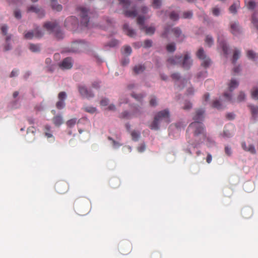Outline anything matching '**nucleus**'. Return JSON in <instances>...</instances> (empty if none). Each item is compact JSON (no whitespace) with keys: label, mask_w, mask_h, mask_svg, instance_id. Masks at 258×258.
<instances>
[{"label":"nucleus","mask_w":258,"mask_h":258,"mask_svg":"<svg viewBox=\"0 0 258 258\" xmlns=\"http://www.w3.org/2000/svg\"><path fill=\"white\" fill-rule=\"evenodd\" d=\"M238 86V82L235 79H231L230 83L228 85V89L230 92H225L223 95V96L226 101H229L231 103H234L235 102H240L244 100L245 98V95L242 92H239L236 100H233L232 98L231 92L234 89L237 88Z\"/></svg>","instance_id":"obj_1"},{"label":"nucleus","mask_w":258,"mask_h":258,"mask_svg":"<svg viewBox=\"0 0 258 258\" xmlns=\"http://www.w3.org/2000/svg\"><path fill=\"white\" fill-rule=\"evenodd\" d=\"M164 121L166 123L170 122V114L169 110L166 109L158 112L155 116L152 123L150 125L151 130H158L159 123Z\"/></svg>","instance_id":"obj_2"},{"label":"nucleus","mask_w":258,"mask_h":258,"mask_svg":"<svg viewBox=\"0 0 258 258\" xmlns=\"http://www.w3.org/2000/svg\"><path fill=\"white\" fill-rule=\"evenodd\" d=\"M164 121L166 123L170 122V114L169 110L166 109L158 112L155 116L152 123L150 125L151 130H158L159 123Z\"/></svg>","instance_id":"obj_3"},{"label":"nucleus","mask_w":258,"mask_h":258,"mask_svg":"<svg viewBox=\"0 0 258 258\" xmlns=\"http://www.w3.org/2000/svg\"><path fill=\"white\" fill-rule=\"evenodd\" d=\"M172 33L176 38L177 41L179 42H182L185 39V36L182 34L181 29L178 27L171 28L168 26L165 28L164 32L162 34V36L167 38L168 34Z\"/></svg>","instance_id":"obj_4"},{"label":"nucleus","mask_w":258,"mask_h":258,"mask_svg":"<svg viewBox=\"0 0 258 258\" xmlns=\"http://www.w3.org/2000/svg\"><path fill=\"white\" fill-rule=\"evenodd\" d=\"M188 130H191L195 137L201 135L204 138L206 136L204 124L201 122L194 121L191 123L188 127Z\"/></svg>","instance_id":"obj_5"},{"label":"nucleus","mask_w":258,"mask_h":258,"mask_svg":"<svg viewBox=\"0 0 258 258\" xmlns=\"http://www.w3.org/2000/svg\"><path fill=\"white\" fill-rule=\"evenodd\" d=\"M43 26L47 31L54 33L55 37L58 39L63 38V33L56 22H46Z\"/></svg>","instance_id":"obj_6"},{"label":"nucleus","mask_w":258,"mask_h":258,"mask_svg":"<svg viewBox=\"0 0 258 258\" xmlns=\"http://www.w3.org/2000/svg\"><path fill=\"white\" fill-rule=\"evenodd\" d=\"M1 30L4 35L6 36L5 38V43L4 44V51H8L12 48V43L13 40H12V35H7L8 30V27L7 25L4 24L1 26Z\"/></svg>","instance_id":"obj_7"},{"label":"nucleus","mask_w":258,"mask_h":258,"mask_svg":"<svg viewBox=\"0 0 258 258\" xmlns=\"http://www.w3.org/2000/svg\"><path fill=\"white\" fill-rule=\"evenodd\" d=\"M145 17L144 16H139L137 18V23L140 25V29L144 30L147 35H153L155 31L154 27H146L144 25Z\"/></svg>","instance_id":"obj_8"},{"label":"nucleus","mask_w":258,"mask_h":258,"mask_svg":"<svg viewBox=\"0 0 258 258\" xmlns=\"http://www.w3.org/2000/svg\"><path fill=\"white\" fill-rule=\"evenodd\" d=\"M198 58L202 60V65L207 68L209 67L211 63V60L208 57L202 47L200 48L196 53Z\"/></svg>","instance_id":"obj_9"},{"label":"nucleus","mask_w":258,"mask_h":258,"mask_svg":"<svg viewBox=\"0 0 258 258\" xmlns=\"http://www.w3.org/2000/svg\"><path fill=\"white\" fill-rule=\"evenodd\" d=\"M77 10L80 12V15L81 18V25L85 27H89V20L88 17V10L83 7H79Z\"/></svg>","instance_id":"obj_10"},{"label":"nucleus","mask_w":258,"mask_h":258,"mask_svg":"<svg viewBox=\"0 0 258 258\" xmlns=\"http://www.w3.org/2000/svg\"><path fill=\"white\" fill-rule=\"evenodd\" d=\"M132 250V245L129 241L121 242L118 245V250L123 255L129 254Z\"/></svg>","instance_id":"obj_11"},{"label":"nucleus","mask_w":258,"mask_h":258,"mask_svg":"<svg viewBox=\"0 0 258 258\" xmlns=\"http://www.w3.org/2000/svg\"><path fill=\"white\" fill-rule=\"evenodd\" d=\"M86 47L85 43L81 42H74L69 48L68 51L73 53L80 52L84 51Z\"/></svg>","instance_id":"obj_12"},{"label":"nucleus","mask_w":258,"mask_h":258,"mask_svg":"<svg viewBox=\"0 0 258 258\" xmlns=\"http://www.w3.org/2000/svg\"><path fill=\"white\" fill-rule=\"evenodd\" d=\"M77 87L79 93L82 97L90 99L94 96L92 91L88 90L85 86L83 85H78Z\"/></svg>","instance_id":"obj_13"},{"label":"nucleus","mask_w":258,"mask_h":258,"mask_svg":"<svg viewBox=\"0 0 258 258\" xmlns=\"http://www.w3.org/2000/svg\"><path fill=\"white\" fill-rule=\"evenodd\" d=\"M55 189L58 194H63L68 190L69 185L66 181L60 180L55 183Z\"/></svg>","instance_id":"obj_14"},{"label":"nucleus","mask_w":258,"mask_h":258,"mask_svg":"<svg viewBox=\"0 0 258 258\" xmlns=\"http://www.w3.org/2000/svg\"><path fill=\"white\" fill-rule=\"evenodd\" d=\"M78 25V19L74 16H71L68 18L64 22V26L71 30H74Z\"/></svg>","instance_id":"obj_15"},{"label":"nucleus","mask_w":258,"mask_h":258,"mask_svg":"<svg viewBox=\"0 0 258 258\" xmlns=\"http://www.w3.org/2000/svg\"><path fill=\"white\" fill-rule=\"evenodd\" d=\"M67 98V94L65 92H60L58 95V101L56 103V107L58 109H63L66 105L65 100Z\"/></svg>","instance_id":"obj_16"},{"label":"nucleus","mask_w":258,"mask_h":258,"mask_svg":"<svg viewBox=\"0 0 258 258\" xmlns=\"http://www.w3.org/2000/svg\"><path fill=\"white\" fill-rule=\"evenodd\" d=\"M141 108H136L133 113H130L127 111H124L120 115L122 118L130 119L133 117H137L142 113Z\"/></svg>","instance_id":"obj_17"},{"label":"nucleus","mask_w":258,"mask_h":258,"mask_svg":"<svg viewBox=\"0 0 258 258\" xmlns=\"http://www.w3.org/2000/svg\"><path fill=\"white\" fill-rule=\"evenodd\" d=\"M43 35V33L39 30L38 28L32 31L27 32L25 34V38L27 39H31L33 37L40 38Z\"/></svg>","instance_id":"obj_18"},{"label":"nucleus","mask_w":258,"mask_h":258,"mask_svg":"<svg viewBox=\"0 0 258 258\" xmlns=\"http://www.w3.org/2000/svg\"><path fill=\"white\" fill-rule=\"evenodd\" d=\"M62 69H70L73 67V61L71 57L64 58L59 64Z\"/></svg>","instance_id":"obj_19"},{"label":"nucleus","mask_w":258,"mask_h":258,"mask_svg":"<svg viewBox=\"0 0 258 258\" xmlns=\"http://www.w3.org/2000/svg\"><path fill=\"white\" fill-rule=\"evenodd\" d=\"M205 110L202 109L196 110L195 114L193 116V119L195 121L201 122L203 121L204 118Z\"/></svg>","instance_id":"obj_20"},{"label":"nucleus","mask_w":258,"mask_h":258,"mask_svg":"<svg viewBox=\"0 0 258 258\" xmlns=\"http://www.w3.org/2000/svg\"><path fill=\"white\" fill-rule=\"evenodd\" d=\"M192 64V60L189 54L186 52L184 56L182 61V67L185 69H188Z\"/></svg>","instance_id":"obj_21"},{"label":"nucleus","mask_w":258,"mask_h":258,"mask_svg":"<svg viewBox=\"0 0 258 258\" xmlns=\"http://www.w3.org/2000/svg\"><path fill=\"white\" fill-rule=\"evenodd\" d=\"M242 148L246 152H248L252 154H256V150L254 146L252 144H249L248 146H246V143L243 142L241 143Z\"/></svg>","instance_id":"obj_22"},{"label":"nucleus","mask_w":258,"mask_h":258,"mask_svg":"<svg viewBox=\"0 0 258 258\" xmlns=\"http://www.w3.org/2000/svg\"><path fill=\"white\" fill-rule=\"evenodd\" d=\"M230 28L231 32L233 35H237L240 33V28L237 22H232L230 24Z\"/></svg>","instance_id":"obj_23"},{"label":"nucleus","mask_w":258,"mask_h":258,"mask_svg":"<svg viewBox=\"0 0 258 258\" xmlns=\"http://www.w3.org/2000/svg\"><path fill=\"white\" fill-rule=\"evenodd\" d=\"M52 121L54 125L57 127H59L64 122L63 117L60 115H55L52 118Z\"/></svg>","instance_id":"obj_24"},{"label":"nucleus","mask_w":258,"mask_h":258,"mask_svg":"<svg viewBox=\"0 0 258 258\" xmlns=\"http://www.w3.org/2000/svg\"><path fill=\"white\" fill-rule=\"evenodd\" d=\"M123 29L126 34L130 37H133L136 35L135 31L133 29H131L127 24H125L123 25Z\"/></svg>","instance_id":"obj_25"},{"label":"nucleus","mask_w":258,"mask_h":258,"mask_svg":"<svg viewBox=\"0 0 258 258\" xmlns=\"http://www.w3.org/2000/svg\"><path fill=\"white\" fill-rule=\"evenodd\" d=\"M218 41L219 45L222 48L224 53L227 55L228 54V47L227 46L226 43L225 42V41L221 40L219 37L218 38Z\"/></svg>","instance_id":"obj_26"},{"label":"nucleus","mask_w":258,"mask_h":258,"mask_svg":"<svg viewBox=\"0 0 258 258\" xmlns=\"http://www.w3.org/2000/svg\"><path fill=\"white\" fill-rule=\"evenodd\" d=\"M247 56L249 59L255 60L258 58V54L251 50H247L246 52Z\"/></svg>","instance_id":"obj_27"},{"label":"nucleus","mask_w":258,"mask_h":258,"mask_svg":"<svg viewBox=\"0 0 258 258\" xmlns=\"http://www.w3.org/2000/svg\"><path fill=\"white\" fill-rule=\"evenodd\" d=\"M124 15L127 17L135 18L137 15L136 10H126L124 12Z\"/></svg>","instance_id":"obj_28"},{"label":"nucleus","mask_w":258,"mask_h":258,"mask_svg":"<svg viewBox=\"0 0 258 258\" xmlns=\"http://www.w3.org/2000/svg\"><path fill=\"white\" fill-rule=\"evenodd\" d=\"M145 70V66L141 64L136 66L133 69L134 72L136 74L142 73Z\"/></svg>","instance_id":"obj_29"},{"label":"nucleus","mask_w":258,"mask_h":258,"mask_svg":"<svg viewBox=\"0 0 258 258\" xmlns=\"http://www.w3.org/2000/svg\"><path fill=\"white\" fill-rule=\"evenodd\" d=\"M251 110V113L252 114V117L253 118H256L258 116V107L254 106L253 105H249L248 106Z\"/></svg>","instance_id":"obj_30"},{"label":"nucleus","mask_w":258,"mask_h":258,"mask_svg":"<svg viewBox=\"0 0 258 258\" xmlns=\"http://www.w3.org/2000/svg\"><path fill=\"white\" fill-rule=\"evenodd\" d=\"M240 51L238 49H235L232 57V63H235L237 60L240 57Z\"/></svg>","instance_id":"obj_31"},{"label":"nucleus","mask_w":258,"mask_h":258,"mask_svg":"<svg viewBox=\"0 0 258 258\" xmlns=\"http://www.w3.org/2000/svg\"><path fill=\"white\" fill-rule=\"evenodd\" d=\"M257 14L256 12H254L251 18V22L254 26L258 30V19L257 18Z\"/></svg>","instance_id":"obj_32"},{"label":"nucleus","mask_w":258,"mask_h":258,"mask_svg":"<svg viewBox=\"0 0 258 258\" xmlns=\"http://www.w3.org/2000/svg\"><path fill=\"white\" fill-rule=\"evenodd\" d=\"M28 12H33L36 13H40L42 14L43 16L44 15L43 11L41 10L40 9H39V8H38L37 7H36L35 6H31V7H29L28 8Z\"/></svg>","instance_id":"obj_33"},{"label":"nucleus","mask_w":258,"mask_h":258,"mask_svg":"<svg viewBox=\"0 0 258 258\" xmlns=\"http://www.w3.org/2000/svg\"><path fill=\"white\" fill-rule=\"evenodd\" d=\"M51 127L49 125L46 124L44 126L45 136L47 138H51L53 137L52 134L50 133Z\"/></svg>","instance_id":"obj_34"},{"label":"nucleus","mask_w":258,"mask_h":258,"mask_svg":"<svg viewBox=\"0 0 258 258\" xmlns=\"http://www.w3.org/2000/svg\"><path fill=\"white\" fill-rule=\"evenodd\" d=\"M131 96L134 98L137 101L139 102H141L144 98V97L145 96V95H143L142 94H136L135 93H133L131 94Z\"/></svg>","instance_id":"obj_35"},{"label":"nucleus","mask_w":258,"mask_h":258,"mask_svg":"<svg viewBox=\"0 0 258 258\" xmlns=\"http://www.w3.org/2000/svg\"><path fill=\"white\" fill-rule=\"evenodd\" d=\"M77 122V119L76 118H74L68 120L66 122V124L68 126V127L71 128L73 127L76 124Z\"/></svg>","instance_id":"obj_36"},{"label":"nucleus","mask_w":258,"mask_h":258,"mask_svg":"<svg viewBox=\"0 0 258 258\" xmlns=\"http://www.w3.org/2000/svg\"><path fill=\"white\" fill-rule=\"evenodd\" d=\"M251 97L253 99H258V85L251 90Z\"/></svg>","instance_id":"obj_37"},{"label":"nucleus","mask_w":258,"mask_h":258,"mask_svg":"<svg viewBox=\"0 0 258 258\" xmlns=\"http://www.w3.org/2000/svg\"><path fill=\"white\" fill-rule=\"evenodd\" d=\"M181 56H175L174 57L169 58L168 59V61L171 64H175L178 62V61L181 59Z\"/></svg>","instance_id":"obj_38"},{"label":"nucleus","mask_w":258,"mask_h":258,"mask_svg":"<svg viewBox=\"0 0 258 258\" xmlns=\"http://www.w3.org/2000/svg\"><path fill=\"white\" fill-rule=\"evenodd\" d=\"M51 5L52 9L57 11H60L62 9L61 5L57 4L56 1L51 2Z\"/></svg>","instance_id":"obj_39"},{"label":"nucleus","mask_w":258,"mask_h":258,"mask_svg":"<svg viewBox=\"0 0 258 258\" xmlns=\"http://www.w3.org/2000/svg\"><path fill=\"white\" fill-rule=\"evenodd\" d=\"M245 4L249 10H253L256 6V3L253 1H245Z\"/></svg>","instance_id":"obj_40"},{"label":"nucleus","mask_w":258,"mask_h":258,"mask_svg":"<svg viewBox=\"0 0 258 258\" xmlns=\"http://www.w3.org/2000/svg\"><path fill=\"white\" fill-rule=\"evenodd\" d=\"M175 44L174 43H171L167 45L166 50L169 52H173L175 50Z\"/></svg>","instance_id":"obj_41"},{"label":"nucleus","mask_w":258,"mask_h":258,"mask_svg":"<svg viewBox=\"0 0 258 258\" xmlns=\"http://www.w3.org/2000/svg\"><path fill=\"white\" fill-rule=\"evenodd\" d=\"M29 48L31 51L34 52H36L40 51V47L38 45L30 44L29 45Z\"/></svg>","instance_id":"obj_42"},{"label":"nucleus","mask_w":258,"mask_h":258,"mask_svg":"<svg viewBox=\"0 0 258 258\" xmlns=\"http://www.w3.org/2000/svg\"><path fill=\"white\" fill-rule=\"evenodd\" d=\"M162 4L161 0H152V6L155 9H158Z\"/></svg>","instance_id":"obj_43"},{"label":"nucleus","mask_w":258,"mask_h":258,"mask_svg":"<svg viewBox=\"0 0 258 258\" xmlns=\"http://www.w3.org/2000/svg\"><path fill=\"white\" fill-rule=\"evenodd\" d=\"M132 51V48L130 46H125L123 48V53L126 55H130Z\"/></svg>","instance_id":"obj_44"},{"label":"nucleus","mask_w":258,"mask_h":258,"mask_svg":"<svg viewBox=\"0 0 258 258\" xmlns=\"http://www.w3.org/2000/svg\"><path fill=\"white\" fill-rule=\"evenodd\" d=\"M232 135L233 132H232V130H227L226 127H225L223 133V137L225 138H230Z\"/></svg>","instance_id":"obj_45"},{"label":"nucleus","mask_w":258,"mask_h":258,"mask_svg":"<svg viewBox=\"0 0 258 258\" xmlns=\"http://www.w3.org/2000/svg\"><path fill=\"white\" fill-rule=\"evenodd\" d=\"M212 106L218 109H221L222 108V105L220 103V101L218 100H216L213 101Z\"/></svg>","instance_id":"obj_46"},{"label":"nucleus","mask_w":258,"mask_h":258,"mask_svg":"<svg viewBox=\"0 0 258 258\" xmlns=\"http://www.w3.org/2000/svg\"><path fill=\"white\" fill-rule=\"evenodd\" d=\"M205 42L209 46H211L213 44L214 42L212 37L210 35H207L206 37Z\"/></svg>","instance_id":"obj_47"},{"label":"nucleus","mask_w":258,"mask_h":258,"mask_svg":"<svg viewBox=\"0 0 258 258\" xmlns=\"http://www.w3.org/2000/svg\"><path fill=\"white\" fill-rule=\"evenodd\" d=\"M131 136L132 139L135 141H137L138 140L140 137V133L134 131L131 133Z\"/></svg>","instance_id":"obj_48"},{"label":"nucleus","mask_w":258,"mask_h":258,"mask_svg":"<svg viewBox=\"0 0 258 258\" xmlns=\"http://www.w3.org/2000/svg\"><path fill=\"white\" fill-rule=\"evenodd\" d=\"M119 4L123 6L124 8H127L130 5L129 0H118Z\"/></svg>","instance_id":"obj_49"},{"label":"nucleus","mask_w":258,"mask_h":258,"mask_svg":"<svg viewBox=\"0 0 258 258\" xmlns=\"http://www.w3.org/2000/svg\"><path fill=\"white\" fill-rule=\"evenodd\" d=\"M170 19L173 21L177 20L179 18L178 15L174 12H172L169 15Z\"/></svg>","instance_id":"obj_50"},{"label":"nucleus","mask_w":258,"mask_h":258,"mask_svg":"<svg viewBox=\"0 0 258 258\" xmlns=\"http://www.w3.org/2000/svg\"><path fill=\"white\" fill-rule=\"evenodd\" d=\"M192 16V13L191 11L184 12L183 13L182 18L184 19H190Z\"/></svg>","instance_id":"obj_51"},{"label":"nucleus","mask_w":258,"mask_h":258,"mask_svg":"<svg viewBox=\"0 0 258 258\" xmlns=\"http://www.w3.org/2000/svg\"><path fill=\"white\" fill-rule=\"evenodd\" d=\"M192 103L189 101H185L183 107L184 110H189L192 108Z\"/></svg>","instance_id":"obj_52"},{"label":"nucleus","mask_w":258,"mask_h":258,"mask_svg":"<svg viewBox=\"0 0 258 258\" xmlns=\"http://www.w3.org/2000/svg\"><path fill=\"white\" fill-rule=\"evenodd\" d=\"M152 45V41L151 40L147 39L144 41V47L145 48H149L151 47Z\"/></svg>","instance_id":"obj_53"},{"label":"nucleus","mask_w":258,"mask_h":258,"mask_svg":"<svg viewBox=\"0 0 258 258\" xmlns=\"http://www.w3.org/2000/svg\"><path fill=\"white\" fill-rule=\"evenodd\" d=\"M150 105L151 106H155L157 105V101L155 96H152L150 100Z\"/></svg>","instance_id":"obj_54"},{"label":"nucleus","mask_w":258,"mask_h":258,"mask_svg":"<svg viewBox=\"0 0 258 258\" xmlns=\"http://www.w3.org/2000/svg\"><path fill=\"white\" fill-rule=\"evenodd\" d=\"M212 14L215 16H218L220 14V10L218 7L213 8L212 9Z\"/></svg>","instance_id":"obj_55"},{"label":"nucleus","mask_w":258,"mask_h":258,"mask_svg":"<svg viewBox=\"0 0 258 258\" xmlns=\"http://www.w3.org/2000/svg\"><path fill=\"white\" fill-rule=\"evenodd\" d=\"M85 110L86 112H90L91 113H94L96 111V109L95 107L91 106H88L85 108Z\"/></svg>","instance_id":"obj_56"},{"label":"nucleus","mask_w":258,"mask_h":258,"mask_svg":"<svg viewBox=\"0 0 258 258\" xmlns=\"http://www.w3.org/2000/svg\"><path fill=\"white\" fill-rule=\"evenodd\" d=\"M35 132H36L35 128L34 126H31V127H29L27 129V134L28 135L29 133H32L33 134V137H34Z\"/></svg>","instance_id":"obj_57"},{"label":"nucleus","mask_w":258,"mask_h":258,"mask_svg":"<svg viewBox=\"0 0 258 258\" xmlns=\"http://www.w3.org/2000/svg\"><path fill=\"white\" fill-rule=\"evenodd\" d=\"M225 152L227 156H231L232 154L231 148L228 146H226L225 147Z\"/></svg>","instance_id":"obj_58"},{"label":"nucleus","mask_w":258,"mask_h":258,"mask_svg":"<svg viewBox=\"0 0 258 258\" xmlns=\"http://www.w3.org/2000/svg\"><path fill=\"white\" fill-rule=\"evenodd\" d=\"M236 4L237 3H235L231 5L229 8V11L232 13H236Z\"/></svg>","instance_id":"obj_59"},{"label":"nucleus","mask_w":258,"mask_h":258,"mask_svg":"<svg viewBox=\"0 0 258 258\" xmlns=\"http://www.w3.org/2000/svg\"><path fill=\"white\" fill-rule=\"evenodd\" d=\"M171 77L174 81H178L180 79V76L178 73L172 74Z\"/></svg>","instance_id":"obj_60"},{"label":"nucleus","mask_w":258,"mask_h":258,"mask_svg":"<svg viewBox=\"0 0 258 258\" xmlns=\"http://www.w3.org/2000/svg\"><path fill=\"white\" fill-rule=\"evenodd\" d=\"M109 102V100L106 98L102 99L100 101V104L102 106H106L108 105Z\"/></svg>","instance_id":"obj_61"},{"label":"nucleus","mask_w":258,"mask_h":258,"mask_svg":"<svg viewBox=\"0 0 258 258\" xmlns=\"http://www.w3.org/2000/svg\"><path fill=\"white\" fill-rule=\"evenodd\" d=\"M14 16L15 18H16L17 19H20L21 18V14L20 11L19 10H16L14 12Z\"/></svg>","instance_id":"obj_62"},{"label":"nucleus","mask_w":258,"mask_h":258,"mask_svg":"<svg viewBox=\"0 0 258 258\" xmlns=\"http://www.w3.org/2000/svg\"><path fill=\"white\" fill-rule=\"evenodd\" d=\"M18 73V70L17 69H14L12 71V72L10 75V77L11 78L15 77V76H17Z\"/></svg>","instance_id":"obj_63"},{"label":"nucleus","mask_w":258,"mask_h":258,"mask_svg":"<svg viewBox=\"0 0 258 258\" xmlns=\"http://www.w3.org/2000/svg\"><path fill=\"white\" fill-rule=\"evenodd\" d=\"M161 255L159 252H154L152 254V258H161Z\"/></svg>","instance_id":"obj_64"}]
</instances>
